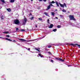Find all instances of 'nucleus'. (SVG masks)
<instances>
[{
  "label": "nucleus",
  "mask_w": 80,
  "mask_h": 80,
  "mask_svg": "<svg viewBox=\"0 0 80 80\" xmlns=\"http://www.w3.org/2000/svg\"><path fill=\"white\" fill-rule=\"evenodd\" d=\"M52 47V46L51 45H49L48 47V48H51Z\"/></svg>",
  "instance_id": "nucleus-26"
},
{
  "label": "nucleus",
  "mask_w": 80,
  "mask_h": 80,
  "mask_svg": "<svg viewBox=\"0 0 80 80\" xmlns=\"http://www.w3.org/2000/svg\"><path fill=\"white\" fill-rule=\"evenodd\" d=\"M4 16H3V15L1 16L0 18H1V20H3V18H4Z\"/></svg>",
  "instance_id": "nucleus-11"
},
{
  "label": "nucleus",
  "mask_w": 80,
  "mask_h": 80,
  "mask_svg": "<svg viewBox=\"0 0 80 80\" xmlns=\"http://www.w3.org/2000/svg\"><path fill=\"white\" fill-rule=\"evenodd\" d=\"M44 2H47V0H43Z\"/></svg>",
  "instance_id": "nucleus-37"
},
{
  "label": "nucleus",
  "mask_w": 80,
  "mask_h": 80,
  "mask_svg": "<svg viewBox=\"0 0 80 80\" xmlns=\"http://www.w3.org/2000/svg\"><path fill=\"white\" fill-rule=\"evenodd\" d=\"M29 15H32V13H30V14H29Z\"/></svg>",
  "instance_id": "nucleus-41"
},
{
  "label": "nucleus",
  "mask_w": 80,
  "mask_h": 80,
  "mask_svg": "<svg viewBox=\"0 0 80 80\" xmlns=\"http://www.w3.org/2000/svg\"><path fill=\"white\" fill-rule=\"evenodd\" d=\"M55 3V2H54L53 1H52L51 2H50V3Z\"/></svg>",
  "instance_id": "nucleus-20"
},
{
  "label": "nucleus",
  "mask_w": 80,
  "mask_h": 80,
  "mask_svg": "<svg viewBox=\"0 0 80 80\" xmlns=\"http://www.w3.org/2000/svg\"><path fill=\"white\" fill-rule=\"evenodd\" d=\"M69 18L70 19V20H73L74 21L76 20V19L75 18H74V16H73V15H69Z\"/></svg>",
  "instance_id": "nucleus-1"
},
{
  "label": "nucleus",
  "mask_w": 80,
  "mask_h": 80,
  "mask_svg": "<svg viewBox=\"0 0 80 80\" xmlns=\"http://www.w3.org/2000/svg\"><path fill=\"white\" fill-rule=\"evenodd\" d=\"M38 19L39 20H40L41 21H42V20H43V19H42V18H38Z\"/></svg>",
  "instance_id": "nucleus-19"
},
{
  "label": "nucleus",
  "mask_w": 80,
  "mask_h": 80,
  "mask_svg": "<svg viewBox=\"0 0 80 80\" xmlns=\"http://www.w3.org/2000/svg\"><path fill=\"white\" fill-rule=\"evenodd\" d=\"M68 12V13H70V12Z\"/></svg>",
  "instance_id": "nucleus-47"
},
{
  "label": "nucleus",
  "mask_w": 80,
  "mask_h": 80,
  "mask_svg": "<svg viewBox=\"0 0 80 80\" xmlns=\"http://www.w3.org/2000/svg\"><path fill=\"white\" fill-rule=\"evenodd\" d=\"M13 42H16V41L15 40H13Z\"/></svg>",
  "instance_id": "nucleus-42"
},
{
  "label": "nucleus",
  "mask_w": 80,
  "mask_h": 80,
  "mask_svg": "<svg viewBox=\"0 0 80 80\" xmlns=\"http://www.w3.org/2000/svg\"><path fill=\"white\" fill-rule=\"evenodd\" d=\"M2 2V3H5V0H0Z\"/></svg>",
  "instance_id": "nucleus-14"
},
{
  "label": "nucleus",
  "mask_w": 80,
  "mask_h": 80,
  "mask_svg": "<svg viewBox=\"0 0 80 80\" xmlns=\"http://www.w3.org/2000/svg\"><path fill=\"white\" fill-rule=\"evenodd\" d=\"M62 11L63 12H67V11H66L65 9L62 10Z\"/></svg>",
  "instance_id": "nucleus-23"
},
{
  "label": "nucleus",
  "mask_w": 80,
  "mask_h": 80,
  "mask_svg": "<svg viewBox=\"0 0 80 80\" xmlns=\"http://www.w3.org/2000/svg\"><path fill=\"white\" fill-rule=\"evenodd\" d=\"M19 40H20V41H22V42H25L26 41V40L23 39H20V38H18V39Z\"/></svg>",
  "instance_id": "nucleus-7"
},
{
  "label": "nucleus",
  "mask_w": 80,
  "mask_h": 80,
  "mask_svg": "<svg viewBox=\"0 0 80 80\" xmlns=\"http://www.w3.org/2000/svg\"><path fill=\"white\" fill-rule=\"evenodd\" d=\"M55 10H56V11H57V10L56 9Z\"/></svg>",
  "instance_id": "nucleus-52"
},
{
  "label": "nucleus",
  "mask_w": 80,
  "mask_h": 80,
  "mask_svg": "<svg viewBox=\"0 0 80 80\" xmlns=\"http://www.w3.org/2000/svg\"><path fill=\"white\" fill-rule=\"evenodd\" d=\"M51 62H53V60L52 59H51Z\"/></svg>",
  "instance_id": "nucleus-33"
},
{
  "label": "nucleus",
  "mask_w": 80,
  "mask_h": 80,
  "mask_svg": "<svg viewBox=\"0 0 80 80\" xmlns=\"http://www.w3.org/2000/svg\"><path fill=\"white\" fill-rule=\"evenodd\" d=\"M55 58L58 60H59V61H60V62H64V61H65V60H64V59H62V58Z\"/></svg>",
  "instance_id": "nucleus-5"
},
{
  "label": "nucleus",
  "mask_w": 80,
  "mask_h": 80,
  "mask_svg": "<svg viewBox=\"0 0 80 80\" xmlns=\"http://www.w3.org/2000/svg\"><path fill=\"white\" fill-rule=\"evenodd\" d=\"M16 30L17 31V30H19V29H18V28H16Z\"/></svg>",
  "instance_id": "nucleus-32"
},
{
  "label": "nucleus",
  "mask_w": 80,
  "mask_h": 80,
  "mask_svg": "<svg viewBox=\"0 0 80 80\" xmlns=\"http://www.w3.org/2000/svg\"><path fill=\"white\" fill-rule=\"evenodd\" d=\"M6 37H10V36H9V35H6Z\"/></svg>",
  "instance_id": "nucleus-30"
},
{
  "label": "nucleus",
  "mask_w": 80,
  "mask_h": 80,
  "mask_svg": "<svg viewBox=\"0 0 80 80\" xmlns=\"http://www.w3.org/2000/svg\"><path fill=\"white\" fill-rule=\"evenodd\" d=\"M53 27V24H51L50 26H49L48 28H52Z\"/></svg>",
  "instance_id": "nucleus-8"
},
{
  "label": "nucleus",
  "mask_w": 80,
  "mask_h": 80,
  "mask_svg": "<svg viewBox=\"0 0 80 80\" xmlns=\"http://www.w3.org/2000/svg\"><path fill=\"white\" fill-rule=\"evenodd\" d=\"M51 8V6H50V5L48 6L47 7V9H46V10H49Z\"/></svg>",
  "instance_id": "nucleus-9"
},
{
  "label": "nucleus",
  "mask_w": 80,
  "mask_h": 80,
  "mask_svg": "<svg viewBox=\"0 0 80 80\" xmlns=\"http://www.w3.org/2000/svg\"><path fill=\"white\" fill-rule=\"evenodd\" d=\"M27 18H24V20L22 22V25H25L26 24V23H27Z\"/></svg>",
  "instance_id": "nucleus-4"
},
{
  "label": "nucleus",
  "mask_w": 80,
  "mask_h": 80,
  "mask_svg": "<svg viewBox=\"0 0 80 80\" xmlns=\"http://www.w3.org/2000/svg\"><path fill=\"white\" fill-rule=\"evenodd\" d=\"M48 53H49V54H50V55L52 54V53L50 52H48Z\"/></svg>",
  "instance_id": "nucleus-29"
},
{
  "label": "nucleus",
  "mask_w": 80,
  "mask_h": 80,
  "mask_svg": "<svg viewBox=\"0 0 80 80\" xmlns=\"http://www.w3.org/2000/svg\"><path fill=\"white\" fill-rule=\"evenodd\" d=\"M50 7L51 6H52V7H53V6L52 5V4L51 3V4H50Z\"/></svg>",
  "instance_id": "nucleus-31"
},
{
  "label": "nucleus",
  "mask_w": 80,
  "mask_h": 80,
  "mask_svg": "<svg viewBox=\"0 0 80 80\" xmlns=\"http://www.w3.org/2000/svg\"><path fill=\"white\" fill-rule=\"evenodd\" d=\"M3 38V39H5V40H8V41H10V42H12V40L8 39V38Z\"/></svg>",
  "instance_id": "nucleus-6"
},
{
  "label": "nucleus",
  "mask_w": 80,
  "mask_h": 80,
  "mask_svg": "<svg viewBox=\"0 0 80 80\" xmlns=\"http://www.w3.org/2000/svg\"><path fill=\"white\" fill-rule=\"evenodd\" d=\"M28 50L29 51H30V48H28Z\"/></svg>",
  "instance_id": "nucleus-35"
},
{
  "label": "nucleus",
  "mask_w": 80,
  "mask_h": 80,
  "mask_svg": "<svg viewBox=\"0 0 80 80\" xmlns=\"http://www.w3.org/2000/svg\"><path fill=\"white\" fill-rule=\"evenodd\" d=\"M30 20H33V17H32L30 18Z\"/></svg>",
  "instance_id": "nucleus-28"
},
{
  "label": "nucleus",
  "mask_w": 80,
  "mask_h": 80,
  "mask_svg": "<svg viewBox=\"0 0 80 80\" xmlns=\"http://www.w3.org/2000/svg\"><path fill=\"white\" fill-rule=\"evenodd\" d=\"M60 17H62V15H60Z\"/></svg>",
  "instance_id": "nucleus-44"
},
{
  "label": "nucleus",
  "mask_w": 80,
  "mask_h": 80,
  "mask_svg": "<svg viewBox=\"0 0 80 80\" xmlns=\"http://www.w3.org/2000/svg\"><path fill=\"white\" fill-rule=\"evenodd\" d=\"M31 12H33V11H31Z\"/></svg>",
  "instance_id": "nucleus-49"
},
{
  "label": "nucleus",
  "mask_w": 80,
  "mask_h": 80,
  "mask_svg": "<svg viewBox=\"0 0 80 80\" xmlns=\"http://www.w3.org/2000/svg\"><path fill=\"white\" fill-rule=\"evenodd\" d=\"M9 32H4L3 33H8Z\"/></svg>",
  "instance_id": "nucleus-27"
},
{
  "label": "nucleus",
  "mask_w": 80,
  "mask_h": 80,
  "mask_svg": "<svg viewBox=\"0 0 80 80\" xmlns=\"http://www.w3.org/2000/svg\"><path fill=\"white\" fill-rule=\"evenodd\" d=\"M20 30L21 31V32H23L24 31H25V29H20Z\"/></svg>",
  "instance_id": "nucleus-24"
},
{
  "label": "nucleus",
  "mask_w": 80,
  "mask_h": 80,
  "mask_svg": "<svg viewBox=\"0 0 80 80\" xmlns=\"http://www.w3.org/2000/svg\"><path fill=\"white\" fill-rule=\"evenodd\" d=\"M38 49L39 50H40V48H38Z\"/></svg>",
  "instance_id": "nucleus-45"
},
{
  "label": "nucleus",
  "mask_w": 80,
  "mask_h": 80,
  "mask_svg": "<svg viewBox=\"0 0 80 80\" xmlns=\"http://www.w3.org/2000/svg\"><path fill=\"white\" fill-rule=\"evenodd\" d=\"M7 10H8V12H11V11H12V9H11L10 8H7Z\"/></svg>",
  "instance_id": "nucleus-12"
},
{
  "label": "nucleus",
  "mask_w": 80,
  "mask_h": 80,
  "mask_svg": "<svg viewBox=\"0 0 80 80\" xmlns=\"http://www.w3.org/2000/svg\"><path fill=\"white\" fill-rule=\"evenodd\" d=\"M48 23H50V22H48Z\"/></svg>",
  "instance_id": "nucleus-46"
},
{
  "label": "nucleus",
  "mask_w": 80,
  "mask_h": 80,
  "mask_svg": "<svg viewBox=\"0 0 80 80\" xmlns=\"http://www.w3.org/2000/svg\"><path fill=\"white\" fill-rule=\"evenodd\" d=\"M0 38H2V37H0Z\"/></svg>",
  "instance_id": "nucleus-48"
},
{
  "label": "nucleus",
  "mask_w": 80,
  "mask_h": 80,
  "mask_svg": "<svg viewBox=\"0 0 80 80\" xmlns=\"http://www.w3.org/2000/svg\"><path fill=\"white\" fill-rule=\"evenodd\" d=\"M55 3H56L57 6L58 7H59V4H58V2H56Z\"/></svg>",
  "instance_id": "nucleus-15"
},
{
  "label": "nucleus",
  "mask_w": 80,
  "mask_h": 80,
  "mask_svg": "<svg viewBox=\"0 0 80 80\" xmlns=\"http://www.w3.org/2000/svg\"><path fill=\"white\" fill-rule=\"evenodd\" d=\"M39 2H42V0H39Z\"/></svg>",
  "instance_id": "nucleus-38"
},
{
  "label": "nucleus",
  "mask_w": 80,
  "mask_h": 80,
  "mask_svg": "<svg viewBox=\"0 0 80 80\" xmlns=\"http://www.w3.org/2000/svg\"><path fill=\"white\" fill-rule=\"evenodd\" d=\"M70 45H72V46H75V45H77V44H71Z\"/></svg>",
  "instance_id": "nucleus-13"
},
{
  "label": "nucleus",
  "mask_w": 80,
  "mask_h": 80,
  "mask_svg": "<svg viewBox=\"0 0 80 80\" xmlns=\"http://www.w3.org/2000/svg\"><path fill=\"white\" fill-rule=\"evenodd\" d=\"M51 13L52 16H54L55 15V12H51Z\"/></svg>",
  "instance_id": "nucleus-10"
},
{
  "label": "nucleus",
  "mask_w": 80,
  "mask_h": 80,
  "mask_svg": "<svg viewBox=\"0 0 80 80\" xmlns=\"http://www.w3.org/2000/svg\"><path fill=\"white\" fill-rule=\"evenodd\" d=\"M58 28H61V26L60 25H58L57 26Z\"/></svg>",
  "instance_id": "nucleus-21"
},
{
  "label": "nucleus",
  "mask_w": 80,
  "mask_h": 80,
  "mask_svg": "<svg viewBox=\"0 0 80 80\" xmlns=\"http://www.w3.org/2000/svg\"><path fill=\"white\" fill-rule=\"evenodd\" d=\"M55 18H56V19H58V17H56Z\"/></svg>",
  "instance_id": "nucleus-40"
},
{
  "label": "nucleus",
  "mask_w": 80,
  "mask_h": 80,
  "mask_svg": "<svg viewBox=\"0 0 80 80\" xmlns=\"http://www.w3.org/2000/svg\"><path fill=\"white\" fill-rule=\"evenodd\" d=\"M77 44V45H77V46H78V47H80V45H78V44Z\"/></svg>",
  "instance_id": "nucleus-34"
},
{
  "label": "nucleus",
  "mask_w": 80,
  "mask_h": 80,
  "mask_svg": "<svg viewBox=\"0 0 80 80\" xmlns=\"http://www.w3.org/2000/svg\"><path fill=\"white\" fill-rule=\"evenodd\" d=\"M35 50H37V51H38V52H40V51L39 50H38V49L37 48H35Z\"/></svg>",
  "instance_id": "nucleus-25"
},
{
  "label": "nucleus",
  "mask_w": 80,
  "mask_h": 80,
  "mask_svg": "<svg viewBox=\"0 0 80 80\" xmlns=\"http://www.w3.org/2000/svg\"><path fill=\"white\" fill-rule=\"evenodd\" d=\"M14 2H15V0H11L10 1V2L11 3H13Z\"/></svg>",
  "instance_id": "nucleus-18"
},
{
  "label": "nucleus",
  "mask_w": 80,
  "mask_h": 80,
  "mask_svg": "<svg viewBox=\"0 0 80 80\" xmlns=\"http://www.w3.org/2000/svg\"><path fill=\"white\" fill-rule=\"evenodd\" d=\"M38 55H39V56H40L41 57H42V58L43 57V55H42L41 54L39 53Z\"/></svg>",
  "instance_id": "nucleus-17"
},
{
  "label": "nucleus",
  "mask_w": 80,
  "mask_h": 80,
  "mask_svg": "<svg viewBox=\"0 0 80 80\" xmlns=\"http://www.w3.org/2000/svg\"><path fill=\"white\" fill-rule=\"evenodd\" d=\"M57 29H54L52 31L53 32H56L57 31Z\"/></svg>",
  "instance_id": "nucleus-22"
},
{
  "label": "nucleus",
  "mask_w": 80,
  "mask_h": 80,
  "mask_svg": "<svg viewBox=\"0 0 80 80\" xmlns=\"http://www.w3.org/2000/svg\"><path fill=\"white\" fill-rule=\"evenodd\" d=\"M38 8L39 9H40V7H38Z\"/></svg>",
  "instance_id": "nucleus-43"
},
{
  "label": "nucleus",
  "mask_w": 80,
  "mask_h": 80,
  "mask_svg": "<svg viewBox=\"0 0 80 80\" xmlns=\"http://www.w3.org/2000/svg\"><path fill=\"white\" fill-rule=\"evenodd\" d=\"M44 14L45 15H46V16H48V13L47 12H44Z\"/></svg>",
  "instance_id": "nucleus-16"
},
{
  "label": "nucleus",
  "mask_w": 80,
  "mask_h": 80,
  "mask_svg": "<svg viewBox=\"0 0 80 80\" xmlns=\"http://www.w3.org/2000/svg\"><path fill=\"white\" fill-rule=\"evenodd\" d=\"M14 22L15 24H16V25H18L20 23V21H19V20H18V19L14 20Z\"/></svg>",
  "instance_id": "nucleus-2"
},
{
  "label": "nucleus",
  "mask_w": 80,
  "mask_h": 80,
  "mask_svg": "<svg viewBox=\"0 0 80 80\" xmlns=\"http://www.w3.org/2000/svg\"><path fill=\"white\" fill-rule=\"evenodd\" d=\"M59 5H60L61 7H62L63 8H64V6L65 7H67V5H66V4L65 3H64L63 4H61L60 3H59Z\"/></svg>",
  "instance_id": "nucleus-3"
},
{
  "label": "nucleus",
  "mask_w": 80,
  "mask_h": 80,
  "mask_svg": "<svg viewBox=\"0 0 80 80\" xmlns=\"http://www.w3.org/2000/svg\"><path fill=\"white\" fill-rule=\"evenodd\" d=\"M31 1H33V0H31Z\"/></svg>",
  "instance_id": "nucleus-51"
},
{
  "label": "nucleus",
  "mask_w": 80,
  "mask_h": 80,
  "mask_svg": "<svg viewBox=\"0 0 80 80\" xmlns=\"http://www.w3.org/2000/svg\"><path fill=\"white\" fill-rule=\"evenodd\" d=\"M49 21H50V20L48 19L47 21L48 22H49Z\"/></svg>",
  "instance_id": "nucleus-36"
},
{
  "label": "nucleus",
  "mask_w": 80,
  "mask_h": 80,
  "mask_svg": "<svg viewBox=\"0 0 80 80\" xmlns=\"http://www.w3.org/2000/svg\"><path fill=\"white\" fill-rule=\"evenodd\" d=\"M35 27H36V28H37V27H38L36 25H35Z\"/></svg>",
  "instance_id": "nucleus-39"
},
{
  "label": "nucleus",
  "mask_w": 80,
  "mask_h": 80,
  "mask_svg": "<svg viewBox=\"0 0 80 80\" xmlns=\"http://www.w3.org/2000/svg\"><path fill=\"white\" fill-rule=\"evenodd\" d=\"M50 57H49V58H50Z\"/></svg>",
  "instance_id": "nucleus-50"
}]
</instances>
